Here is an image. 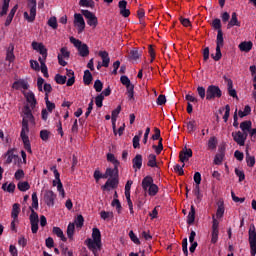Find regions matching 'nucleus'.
<instances>
[{"label":"nucleus","mask_w":256,"mask_h":256,"mask_svg":"<svg viewBox=\"0 0 256 256\" xmlns=\"http://www.w3.org/2000/svg\"><path fill=\"white\" fill-rule=\"evenodd\" d=\"M181 163H185V161H189L190 157H193V150L191 148L184 147L183 150L179 154Z\"/></svg>","instance_id":"16"},{"label":"nucleus","mask_w":256,"mask_h":256,"mask_svg":"<svg viewBox=\"0 0 256 256\" xmlns=\"http://www.w3.org/2000/svg\"><path fill=\"white\" fill-rule=\"evenodd\" d=\"M53 233L54 235H57V237H59L61 241H64V242L67 241V237H65V234H63V230H61V228L53 227Z\"/></svg>","instance_id":"32"},{"label":"nucleus","mask_w":256,"mask_h":256,"mask_svg":"<svg viewBox=\"0 0 256 256\" xmlns=\"http://www.w3.org/2000/svg\"><path fill=\"white\" fill-rule=\"evenodd\" d=\"M223 157H225V154L223 153L216 154L214 157V164L221 165V163H223Z\"/></svg>","instance_id":"53"},{"label":"nucleus","mask_w":256,"mask_h":256,"mask_svg":"<svg viewBox=\"0 0 256 256\" xmlns=\"http://www.w3.org/2000/svg\"><path fill=\"white\" fill-rule=\"evenodd\" d=\"M110 179L113 178H119V166H114V168H107L105 173H104V179Z\"/></svg>","instance_id":"15"},{"label":"nucleus","mask_w":256,"mask_h":256,"mask_svg":"<svg viewBox=\"0 0 256 256\" xmlns=\"http://www.w3.org/2000/svg\"><path fill=\"white\" fill-rule=\"evenodd\" d=\"M49 135H51V132L48 130H41L40 131V138L42 141H49Z\"/></svg>","instance_id":"58"},{"label":"nucleus","mask_w":256,"mask_h":256,"mask_svg":"<svg viewBox=\"0 0 256 256\" xmlns=\"http://www.w3.org/2000/svg\"><path fill=\"white\" fill-rule=\"evenodd\" d=\"M251 127H253L251 120H246L240 123V129L243 131V133H249V131H251Z\"/></svg>","instance_id":"27"},{"label":"nucleus","mask_w":256,"mask_h":256,"mask_svg":"<svg viewBox=\"0 0 256 256\" xmlns=\"http://www.w3.org/2000/svg\"><path fill=\"white\" fill-rule=\"evenodd\" d=\"M217 205H218V208L216 211V217H217V219H221L223 217V215H225V205H224L223 200H219Z\"/></svg>","instance_id":"24"},{"label":"nucleus","mask_w":256,"mask_h":256,"mask_svg":"<svg viewBox=\"0 0 256 256\" xmlns=\"http://www.w3.org/2000/svg\"><path fill=\"white\" fill-rule=\"evenodd\" d=\"M248 135H249L248 133L241 132V131L232 133V137L235 143H237V145H240V147H243L245 145V141H247Z\"/></svg>","instance_id":"11"},{"label":"nucleus","mask_w":256,"mask_h":256,"mask_svg":"<svg viewBox=\"0 0 256 256\" xmlns=\"http://www.w3.org/2000/svg\"><path fill=\"white\" fill-rule=\"evenodd\" d=\"M94 179L95 181H99L100 179H105V174H102L99 168L94 171Z\"/></svg>","instance_id":"63"},{"label":"nucleus","mask_w":256,"mask_h":256,"mask_svg":"<svg viewBox=\"0 0 256 256\" xmlns=\"http://www.w3.org/2000/svg\"><path fill=\"white\" fill-rule=\"evenodd\" d=\"M148 167H158L157 166V156L155 154L148 155Z\"/></svg>","instance_id":"34"},{"label":"nucleus","mask_w":256,"mask_h":256,"mask_svg":"<svg viewBox=\"0 0 256 256\" xmlns=\"http://www.w3.org/2000/svg\"><path fill=\"white\" fill-rule=\"evenodd\" d=\"M225 45V40L223 39V30H219L217 32V38H216V54H211L212 59L214 61H220L221 57H223V54L221 53V47Z\"/></svg>","instance_id":"2"},{"label":"nucleus","mask_w":256,"mask_h":256,"mask_svg":"<svg viewBox=\"0 0 256 256\" xmlns=\"http://www.w3.org/2000/svg\"><path fill=\"white\" fill-rule=\"evenodd\" d=\"M43 89L45 91V97L49 98V93L53 91V87L51 86V84L45 83Z\"/></svg>","instance_id":"64"},{"label":"nucleus","mask_w":256,"mask_h":256,"mask_svg":"<svg viewBox=\"0 0 256 256\" xmlns=\"http://www.w3.org/2000/svg\"><path fill=\"white\" fill-rule=\"evenodd\" d=\"M34 209H39V199L37 198V192L32 194V207H30V223H39V214Z\"/></svg>","instance_id":"5"},{"label":"nucleus","mask_w":256,"mask_h":256,"mask_svg":"<svg viewBox=\"0 0 256 256\" xmlns=\"http://www.w3.org/2000/svg\"><path fill=\"white\" fill-rule=\"evenodd\" d=\"M194 195L196 196L195 203H201V188L198 185L194 188Z\"/></svg>","instance_id":"47"},{"label":"nucleus","mask_w":256,"mask_h":256,"mask_svg":"<svg viewBox=\"0 0 256 256\" xmlns=\"http://www.w3.org/2000/svg\"><path fill=\"white\" fill-rule=\"evenodd\" d=\"M94 89L97 93H101V91H103V82H101V80H96L94 82Z\"/></svg>","instance_id":"56"},{"label":"nucleus","mask_w":256,"mask_h":256,"mask_svg":"<svg viewBox=\"0 0 256 256\" xmlns=\"http://www.w3.org/2000/svg\"><path fill=\"white\" fill-rule=\"evenodd\" d=\"M117 185H119V178H109L105 185L102 186V189L105 191H110L109 187H111V189H115V187H117Z\"/></svg>","instance_id":"17"},{"label":"nucleus","mask_w":256,"mask_h":256,"mask_svg":"<svg viewBox=\"0 0 256 256\" xmlns=\"http://www.w3.org/2000/svg\"><path fill=\"white\" fill-rule=\"evenodd\" d=\"M208 149H217V138L215 136L208 140Z\"/></svg>","instance_id":"48"},{"label":"nucleus","mask_w":256,"mask_h":256,"mask_svg":"<svg viewBox=\"0 0 256 256\" xmlns=\"http://www.w3.org/2000/svg\"><path fill=\"white\" fill-rule=\"evenodd\" d=\"M82 15L87 19V24L90 27H96L99 24V21L97 20V16L93 14V12L89 10H81Z\"/></svg>","instance_id":"9"},{"label":"nucleus","mask_w":256,"mask_h":256,"mask_svg":"<svg viewBox=\"0 0 256 256\" xmlns=\"http://www.w3.org/2000/svg\"><path fill=\"white\" fill-rule=\"evenodd\" d=\"M19 213H21V205L19 203L13 204L11 217L12 219H14V221H17V218L19 217Z\"/></svg>","instance_id":"26"},{"label":"nucleus","mask_w":256,"mask_h":256,"mask_svg":"<svg viewBox=\"0 0 256 256\" xmlns=\"http://www.w3.org/2000/svg\"><path fill=\"white\" fill-rule=\"evenodd\" d=\"M28 103H30L31 108L35 109L37 105V99L35 98V94L33 92H27L24 94Z\"/></svg>","instance_id":"23"},{"label":"nucleus","mask_w":256,"mask_h":256,"mask_svg":"<svg viewBox=\"0 0 256 256\" xmlns=\"http://www.w3.org/2000/svg\"><path fill=\"white\" fill-rule=\"evenodd\" d=\"M228 95H230V97H233V99H239V97H237V90L233 89V81H229L228 84Z\"/></svg>","instance_id":"36"},{"label":"nucleus","mask_w":256,"mask_h":256,"mask_svg":"<svg viewBox=\"0 0 256 256\" xmlns=\"http://www.w3.org/2000/svg\"><path fill=\"white\" fill-rule=\"evenodd\" d=\"M187 129L188 133H194V131H197V122L195 120L187 122Z\"/></svg>","instance_id":"41"},{"label":"nucleus","mask_w":256,"mask_h":256,"mask_svg":"<svg viewBox=\"0 0 256 256\" xmlns=\"http://www.w3.org/2000/svg\"><path fill=\"white\" fill-rule=\"evenodd\" d=\"M85 223V219L83 218V215H78L77 218L75 219V225L79 229L83 227V224Z\"/></svg>","instance_id":"50"},{"label":"nucleus","mask_w":256,"mask_h":256,"mask_svg":"<svg viewBox=\"0 0 256 256\" xmlns=\"http://www.w3.org/2000/svg\"><path fill=\"white\" fill-rule=\"evenodd\" d=\"M54 81H56L58 85H65L67 83V76L56 74L54 77Z\"/></svg>","instance_id":"38"},{"label":"nucleus","mask_w":256,"mask_h":256,"mask_svg":"<svg viewBox=\"0 0 256 256\" xmlns=\"http://www.w3.org/2000/svg\"><path fill=\"white\" fill-rule=\"evenodd\" d=\"M107 161L109 163H112V165H114V167H119V165H121V163L119 162V160H117V158L115 157V154H113V153L107 154Z\"/></svg>","instance_id":"31"},{"label":"nucleus","mask_w":256,"mask_h":256,"mask_svg":"<svg viewBox=\"0 0 256 256\" xmlns=\"http://www.w3.org/2000/svg\"><path fill=\"white\" fill-rule=\"evenodd\" d=\"M239 49H240V51H244V53H249V51H251V49H253V42L244 41L239 44Z\"/></svg>","instance_id":"25"},{"label":"nucleus","mask_w":256,"mask_h":256,"mask_svg":"<svg viewBox=\"0 0 256 256\" xmlns=\"http://www.w3.org/2000/svg\"><path fill=\"white\" fill-rule=\"evenodd\" d=\"M219 241V230H212L211 243L215 244Z\"/></svg>","instance_id":"59"},{"label":"nucleus","mask_w":256,"mask_h":256,"mask_svg":"<svg viewBox=\"0 0 256 256\" xmlns=\"http://www.w3.org/2000/svg\"><path fill=\"white\" fill-rule=\"evenodd\" d=\"M105 99V96H103V94H99L98 96H96L95 98V104L97 107L101 108L103 107V100Z\"/></svg>","instance_id":"54"},{"label":"nucleus","mask_w":256,"mask_h":256,"mask_svg":"<svg viewBox=\"0 0 256 256\" xmlns=\"http://www.w3.org/2000/svg\"><path fill=\"white\" fill-rule=\"evenodd\" d=\"M118 7L120 9V15H122V17H129L131 15V11L127 9V2L125 0L119 1Z\"/></svg>","instance_id":"18"},{"label":"nucleus","mask_w":256,"mask_h":256,"mask_svg":"<svg viewBox=\"0 0 256 256\" xmlns=\"http://www.w3.org/2000/svg\"><path fill=\"white\" fill-rule=\"evenodd\" d=\"M98 55L102 59L103 67H109V63H111V58H109V53L107 51H100Z\"/></svg>","instance_id":"21"},{"label":"nucleus","mask_w":256,"mask_h":256,"mask_svg":"<svg viewBox=\"0 0 256 256\" xmlns=\"http://www.w3.org/2000/svg\"><path fill=\"white\" fill-rule=\"evenodd\" d=\"M92 239L93 241H98L99 243H101V231L98 228H93Z\"/></svg>","instance_id":"40"},{"label":"nucleus","mask_w":256,"mask_h":256,"mask_svg":"<svg viewBox=\"0 0 256 256\" xmlns=\"http://www.w3.org/2000/svg\"><path fill=\"white\" fill-rule=\"evenodd\" d=\"M187 223L188 225H193L195 223V206H191L190 212L187 216Z\"/></svg>","instance_id":"30"},{"label":"nucleus","mask_w":256,"mask_h":256,"mask_svg":"<svg viewBox=\"0 0 256 256\" xmlns=\"http://www.w3.org/2000/svg\"><path fill=\"white\" fill-rule=\"evenodd\" d=\"M133 169L137 171V169H141L143 167V156L141 154H137L133 159Z\"/></svg>","instance_id":"20"},{"label":"nucleus","mask_w":256,"mask_h":256,"mask_svg":"<svg viewBox=\"0 0 256 256\" xmlns=\"http://www.w3.org/2000/svg\"><path fill=\"white\" fill-rule=\"evenodd\" d=\"M119 113H121V105H118L117 108L112 111V116H111L112 121H117V117H119Z\"/></svg>","instance_id":"55"},{"label":"nucleus","mask_w":256,"mask_h":256,"mask_svg":"<svg viewBox=\"0 0 256 256\" xmlns=\"http://www.w3.org/2000/svg\"><path fill=\"white\" fill-rule=\"evenodd\" d=\"M67 235L70 241H73V235H75V223H70L67 227Z\"/></svg>","instance_id":"37"},{"label":"nucleus","mask_w":256,"mask_h":256,"mask_svg":"<svg viewBox=\"0 0 256 256\" xmlns=\"http://www.w3.org/2000/svg\"><path fill=\"white\" fill-rule=\"evenodd\" d=\"M101 219L107 221V219H113V212L102 211L100 212Z\"/></svg>","instance_id":"52"},{"label":"nucleus","mask_w":256,"mask_h":256,"mask_svg":"<svg viewBox=\"0 0 256 256\" xmlns=\"http://www.w3.org/2000/svg\"><path fill=\"white\" fill-rule=\"evenodd\" d=\"M93 81V74H91V71L85 70L84 76H83V82L85 85H91V82Z\"/></svg>","instance_id":"29"},{"label":"nucleus","mask_w":256,"mask_h":256,"mask_svg":"<svg viewBox=\"0 0 256 256\" xmlns=\"http://www.w3.org/2000/svg\"><path fill=\"white\" fill-rule=\"evenodd\" d=\"M80 7H90L91 9H95V1L93 0H80Z\"/></svg>","instance_id":"35"},{"label":"nucleus","mask_w":256,"mask_h":256,"mask_svg":"<svg viewBox=\"0 0 256 256\" xmlns=\"http://www.w3.org/2000/svg\"><path fill=\"white\" fill-rule=\"evenodd\" d=\"M22 113L23 119L20 137L24 143V149H26L28 153H32L31 142L29 141V136L27 135V133H29V123H31V125H35V117L33 116L29 105L24 106Z\"/></svg>","instance_id":"1"},{"label":"nucleus","mask_w":256,"mask_h":256,"mask_svg":"<svg viewBox=\"0 0 256 256\" xmlns=\"http://www.w3.org/2000/svg\"><path fill=\"white\" fill-rule=\"evenodd\" d=\"M13 49V46L9 47L6 54V61H9V63H13V61H15V54H13Z\"/></svg>","instance_id":"44"},{"label":"nucleus","mask_w":256,"mask_h":256,"mask_svg":"<svg viewBox=\"0 0 256 256\" xmlns=\"http://www.w3.org/2000/svg\"><path fill=\"white\" fill-rule=\"evenodd\" d=\"M9 3H11V0H3L0 17H4V15H7V12L9 11Z\"/></svg>","instance_id":"33"},{"label":"nucleus","mask_w":256,"mask_h":256,"mask_svg":"<svg viewBox=\"0 0 256 256\" xmlns=\"http://www.w3.org/2000/svg\"><path fill=\"white\" fill-rule=\"evenodd\" d=\"M112 207H116L118 213H121V209H123V207H121V202L117 198H114L112 201Z\"/></svg>","instance_id":"62"},{"label":"nucleus","mask_w":256,"mask_h":256,"mask_svg":"<svg viewBox=\"0 0 256 256\" xmlns=\"http://www.w3.org/2000/svg\"><path fill=\"white\" fill-rule=\"evenodd\" d=\"M231 27H241V22L237 19V12L232 13L231 19L227 24V29H231Z\"/></svg>","instance_id":"19"},{"label":"nucleus","mask_w":256,"mask_h":256,"mask_svg":"<svg viewBox=\"0 0 256 256\" xmlns=\"http://www.w3.org/2000/svg\"><path fill=\"white\" fill-rule=\"evenodd\" d=\"M17 187L19 191H22V192L29 191L31 189V185H29V182L27 181L19 182L17 184Z\"/></svg>","instance_id":"39"},{"label":"nucleus","mask_w":256,"mask_h":256,"mask_svg":"<svg viewBox=\"0 0 256 256\" xmlns=\"http://www.w3.org/2000/svg\"><path fill=\"white\" fill-rule=\"evenodd\" d=\"M155 134L152 136L153 141H157L158 145H153L152 149L155 150L156 155H160L161 151H163V138H161V130H159V128H155L154 129Z\"/></svg>","instance_id":"8"},{"label":"nucleus","mask_w":256,"mask_h":256,"mask_svg":"<svg viewBox=\"0 0 256 256\" xmlns=\"http://www.w3.org/2000/svg\"><path fill=\"white\" fill-rule=\"evenodd\" d=\"M197 93L201 99H205V97H207V91H205V87L198 86Z\"/></svg>","instance_id":"57"},{"label":"nucleus","mask_w":256,"mask_h":256,"mask_svg":"<svg viewBox=\"0 0 256 256\" xmlns=\"http://www.w3.org/2000/svg\"><path fill=\"white\" fill-rule=\"evenodd\" d=\"M48 25L49 27H51L52 29H57L58 25H57V17L53 16L48 20Z\"/></svg>","instance_id":"60"},{"label":"nucleus","mask_w":256,"mask_h":256,"mask_svg":"<svg viewBox=\"0 0 256 256\" xmlns=\"http://www.w3.org/2000/svg\"><path fill=\"white\" fill-rule=\"evenodd\" d=\"M141 57V52H139L138 48H134L133 50L130 51V59L133 61H137Z\"/></svg>","instance_id":"42"},{"label":"nucleus","mask_w":256,"mask_h":256,"mask_svg":"<svg viewBox=\"0 0 256 256\" xmlns=\"http://www.w3.org/2000/svg\"><path fill=\"white\" fill-rule=\"evenodd\" d=\"M12 87L17 91H19V89L27 90L29 89V83H27L25 80H18L13 83Z\"/></svg>","instance_id":"22"},{"label":"nucleus","mask_w":256,"mask_h":256,"mask_svg":"<svg viewBox=\"0 0 256 256\" xmlns=\"http://www.w3.org/2000/svg\"><path fill=\"white\" fill-rule=\"evenodd\" d=\"M151 185H153V177L146 176L142 180V187H143L144 191H147V189H149L151 187Z\"/></svg>","instance_id":"28"},{"label":"nucleus","mask_w":256,"mask_h":256,"mask_svg":"<svg viewBox=\"0 0 256 256\" xmlns=\"http://www.w3.org/2000/svg\"><path fill=\"white\" fill-rule=\"evenodd\" d=\"M129 237L131 241L135 243V245H141V241L138 239L137 235H135V232H133V230L129 232Z\"/></svg>","instance_id":"51"},{"label":"nucleus","mask_w":256,"mask_h":256,"mask_svg":"<svg viewBox=\"0 0 256 256\" xmlns=\"http://www.w3.org/2000/svg\"><path fill=\"white\" fill-rule=\"evenodd\" d=\"M28 7L30 8V16L28 12H24V19L28 23H33L37 17V0H28Z\"/></svg>","instance_id":"6"},{"label":"nucleus","mask_w":256,"mask_h":256,"mask_svg":"<svg viewBox=\"0 0 256 256\" xmlns=\"http://www.w3.org/2000/svg\"><path fill=\"white\" fill-rule=\"evenodd\" d=\"M55 199L57 195L52 190H47L44 194V201L48 207H53L55 205Z\"/></svg>","instance_id":"14"},{"label":"nucleus","mask_w":256,"mask_h":256,"mask_svg":"<svg viewBox=\"0 0 256 256\" xmlns=\"http://www.w3.org/2000/svg\"><path fill=\"white\" fill-rule=\"evenodd\" d=\"M223 92L219 86L210 85L206 89V100L213 101L215 99H221Z\"/></svg>","instance_id":"3"},{"label":"nucleus","mask_w":256,"mask_h":256,"mask_svg":"<svg viewBox=\"0 0 256 256\" xmlns=\"http://www.w3.org/2000/svg\"><path fill=\"white\" fill-rule=\"evenodd\" d=\"M74 25L78 27V33L85 31V19H83V15L79 13L74 14Z\"/></svg>","instance_id":"13"},{"label":"nucleus","mask_w":256,"mask_h":256,"mask_svg":"<svg viewBox=\"0 0 256 256\" xmlns=\"http://www.w3.org/2000/svg\"><path fill=\"white\" fill-rule=\"evenodd\" d=\"M54 176L56 180H53V186L56 187L57 185V191L62 197H65V189H63V183H61V174H59L58 170H54Z\"/></svg>","instance_id":"12"},{"label":"nucleus","mask_w":256,"mask_h":256,"mask_svg":"<svg viewBox=\"0 0 256 256\" xmlns=\"http://www.w3.org/2000/svg\"><path fill=\"white\" fill-rule=\"evenodd\" d=\"M85 243L88 249L92 251V253H94L95 256H97V251H101V242L88 238L85 240Z\"/></svg>","instance_id":"10"},{"label":"nucleus","mask_w":256,"mask_h":256,"mask_svg":"<svg viewBox=\"0 0 256 256\" xmlns=\"http://www.w3.org/2000/svg\"><path fill=\"white\" fill-rule=\"evenodd\" d=\"M246 163L248 167H254L255 165V156H251L249 151L246 150Z\"/></svg>","instance_id":"43"},{"label":"nucleus","mask_w":256,"mask_h":256,"mask_svg":"<svg viewBox=\"0 0 256 256\" xmlns=\"http://www.w3.org/2000/svg\"><path fill=\"white\" fill-rule=\"evenodd\" d=\"M3 191H6L7 193H15V184L10 183L9 186H7V182L2 185Z\"/></svg>","instance_id":"45"},{"label":"nucleus","mask_w":256,"mask_h":256,"mask_svg":"<svg viewBox=\"0 0 256 256\" xmlns=\"http://www.w3.org/2000/svg\"><path fill=\"white\" fill-rule=\"evenodd\" d=\"M70 43L78 49L80 57H88L89 56V46L87 44H83L81 40L76 39L75 37L71 36L70 37Z\"/></svg>","instance_id":"4"},{"label":"nucleus","mask_w":256,"mask_h":256,"mask_svg":"<svg viewBox=\"0 0 256 256\" xmlns=\"http://www.w3.org/2000/svg\"><path fill=\"white\" fill-rule=\"evenodd\" d=\"M45 103H46V108L49 113H53V109H55V103L49 101V98L45 97Z\"/></svg>","instance_id":"49"},{"label":"nucleus","mask_w":256,"mask_h":256,"mask_svg":"<svg viewBox=\"0 0 256 256\" xmlns=\"http://www.w3.org/2000/svg\"><path fill=\"white\" fill-rule=\"evenodd\" d=\"M248 241L250 245V253L251 256L256 255V231H255V225H252L248 231Z\"/></svg>","instance_id":"7"},{"label":"nucleus","mask_w":256,"mask_h":256,"mask_svg":"<svg viewBox=\"0 0 256 256\" xmlns=\"http://www.w3.org/2000/svg\"><path fill=\"white\" fill-rule=\"evenodd\" d=\"M158 192H159V187L156 184H152L148 188V193L151 197H155V195H157Z\"/></svg>","instance_id":"46"},{"label":"nucleus","mask_w":256,"mask_h":256,"mask_svg":"<svg viewBox=\"0 0 256 256\" xmlns=\"http://www.w3.org/2000/svg\"><path fill=\"white\" fill-rule=\"evenodd\" d=\"M213 29H216L218 31H221V19L215 18L212 22Z\"/></svg>","instance_id":"61"}]
</instances>
